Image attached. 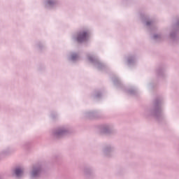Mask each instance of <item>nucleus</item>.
I'll list each match as a JSON object with an SVG mask.
<instances>
[{
    "label": "nucleus",
    "instance_id": "f257e3e1",
    "mask_svg": "<svg viewBox=\"0 0 179 179\" xmlns=\"http://www.w3.org/2000/svg\"><path fill=\"white\" fill-rule=\"evenodd\" d=\"M89 38V33L87 31H81L78 34L76 41L78 43H83V41H86Z\"/></svg>",
    "mask_w": 179,
    "mask_h": 179
},
{
    "label": "nucleus",
    "instance_id": "7ed1b4c3",
    "mask_svg": "<svg viewBox=\"0 0 179 179\" xmlns=\"http://www.w3.org/2000/svg\"><path fill=\"white\" fill-rule=\"evenodd\" d=\"M32 176L34 177V176H36V173L33 172Z\"/></svg>",
    "mask_w": 179,
    "mask_h": 179
},
{
    "label": "nucleus",
    "instance_id": "f03ea898",
    "mask_svg": "<svg viewBox=\"0 0 179 179\" xmlns=\"http://www.w3.org/2000/svg\"><path fill=\"white\" fill-rule=\"evenodd\" d=\"M23 173V171L19 169H15V175L19 177L22 173Z\"/></svg>",
    "mask_w": 179,
    "mask_h": 179
}]
</instances>
